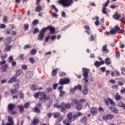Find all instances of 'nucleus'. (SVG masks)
<instances>
[{"label":"nucleus","mask_w":125,"mask_h":125,"mask_svg":"<svg viewBox=\"0 0 125 125\" xmlns=\"http://www.w3.org/2000/svg\"><path fill=\"white\" fill-rule=\"evenodd\" d=\"M40 95H41V98L39 99V101H43V102L44 103L45 100H47L48 99L46 98V94L44 92L39 91L37 92L34 94V96L35 98L38 99Z\"/></svg>","instance_id":"1"},{"label":"nucleus","mask_w":125,"mask_h":125,"mask_svg":"<svg viewBox=\"0 0 125 125\" xmlns=\"http://www.w3.org/2000/svg\"><path fill=\"white\" fill-rule=\"evenodd\" d=\"M58 2L63 7H69L74 3V0H60Z\"/></svg>","instance_id":"2"},{"label":"nucleus","mask_w":125,"mask_h":125,"mask_svg":"<svg viewBox=\"0 0 125 125\" xmlns=\"http://www.w3.org/2000/svg\"><path fill=\"white\" fill-rule=\"evenodd\" d=\"M125 34V30L121 29L120 28L118 25H116L114 26V28H111L110 30V34L111 35H115V34Z\"/></svg>","instance_id":"3"},{"label":"nucleus","mask_w":125,"mask_h":125,"mask_svg":"<svg viewBox=\"0 0 125 125\" xmlns=\"http://www.w3.org/2000/svg\"><path fill=\"white\" fill-rule=\"evenodd\" d=\"M83 72V76L84 77L83 80L84 81L85 83H88V80H87L88 78V73H89V69H87L86 68L83 67L82 68Z\"/></svg>","instance_id":"4"},{"label":"nucleus","mask_w":125,"mask_h":125,"mask_svg":"<svg viewBox=\"0 0 125 125\" xmlns=\"http://www.w3.org/2000/svg\"><path fill=\"white\" fill-rule=\"evenodd\" d=\"M71 104L72 106H75L77 110H78V111H81V110H82V107H83V105L79 104V100L73 99L71 101Z\"/></svg>","instance_id":"5"},{"label":"nucleus","mask_w":125,"mask_h":125,"mask_svg":"<svg viewBox=\"0 0 125 125\" xmlns=\"http://www.w3.org/2000/svg\"><path fill=\"white\" fill-rule=\"evenodd\" d=\"M70 79L67 77L62 78L59 82V84H61V85H63L64 84H68V83H70Z\"/></svg>","instance_id":"6"},{"label":"nucleus","mask_w":125,"mask_h":125,"mask_svg":"<svg viewBox=\"0 0 125 125\" xmlns=\"http://www.w3.org/2000/svg\"><path fill=\"white\" fill-rule=\"evenodd\" d=\"M63 105L64 103H61L60 105H58L57 104H54V107L55 108H57L58 109L61 108V112H62V113H66V108L63 107Z\"/></svg>","instance_id":"7"},{"label":"nucleus","mask_w":125,"mask_h":125,"mask_svg":"<svg viewBox=\"0 0 125 125\" xmlns=\"http://www.w3.org/2000/svg\"><path fill=\"white\" fill-rule=\"evenodd\" d=\"M44 34H45V31L44 29L42 28L38 35L37 38L38 41H42V40H43V38H44Z\"/></svg>","instance_id":"8"},{"label":"nucleus","mask_w":125,"mask_h":125,"mask_svg":"<svg viewBox=\"0 0 125 125\" xmlns=\"http://www.w3.org/2000/svg\"><path fill=\"white\" fill-rule=\"evenodd\" d=\"M67 118L69 123H71V122H74V121H75V120L76 119V116L73 115V113L69 112L67 115Z\"/></svg>","instance_id":"9"},{"label":"nucleus","mask_w":125,"mask_h":125,"mask_svg":"<svg viewBox=\"0 0 125 125\" xmlns=\"http://www.w3.org/2000/svg\"><path fill=\"white\" fill-rule=\"evenodd\" d=\"M43 29L45 30V32L46 30H49L50 34H54L55 33V28L51 25L48 26L46 28H43Z\"/></svg>","instance_id":"10"},{"label":"nucleus","mask_w":125,"mask_h":125,"mask_svg":"<svg viewBox=\"0 0 125 125\" xmlns=\"http://www.w3.org/2000/svg\"><path fill=\"white\" fill-rule=\"evenodd\" d=\"M114 118H115L114 114H107L106 115V116H104L103 119L104 121H107L108 120H112V119H114Z\"/></svg>","instance_id":"11"},{"label":"nucleus","mask_w":125,"mask_h":125,"mask_svg":"<svg viewBox=\"0 0 125 125\" xmlns=\"http://www.w3.org/2000/svg\"><path fill=\"white\" fill-rule=\"evenodd\" d=\"M11 40H12V38L11 37H8L6 38L4 40V43H5V45H8V44H10V42H11Z\"/></svg>","instance_id":"12"},{"label":"nucleus","mask_w":125,"mask_h":125,"mask_svg":"<svg viewBox=\"0 0 125 125\" xmlns=\"http://www.w3.org/2000/svg\"><path fill=\"white\" fill-rule=\"evenodd\" d=\"M105 63V62L104 61H101V62L96 61L94 62V65L95 67H99L101 65H103V64Z\"/></svg>","instance_id":"13"},{"label":"nucleus","mask_w":125,"mask_h":125,"mask_svg":"<svg viewBox=\"0 0 125 125\" xmlns=\"http://www.w3.org/2000/svg\"><path fill=\"white\" fill-rule=\"evenodd\" d=\"M83 95H86V94L88 93V88H87V85H86V84H84L83 85Z\"/></svg>","instance_id":"14"},{"label":"nucleus","mask_w":125,"mask_h":125,"mask_svg":"<svg viewBox=\"0 0 125 125\" xmlns=\"http://www.w3.org/2000/svg\"><path fill=\"white\" fill-rule=\"evenodd\" d=\"M97 112H98V110L96 107H93L90 110V113L93 115H96Z\"/></svg>","instance_id":"15"},{"label":"nucleus","mask_w":125,"mask_h":125,"mask_svg":"<svg viewBox=\"0 0 125 125\" xmlns=\"http://www.w3.org/2000/svg\"><path fill=\"white\" fill-rule=\"evenodd\" d=\"M8 121L9 123H7L6 125H14V122H13V119L11 117H8Z\"/></svg>","instance_id":"16"},{"label":"nucleus","mask_w":125,"mask_h":125,"mask_svg":"<svg viewBox=\"0 0 125 125\" xmlns=\"http://www.w3.org/2000/svg\"><path fill=\"white\" fill-rule=\"evenodd\" d=\"M16 107L15 104H9L8 105V110L12 111Z\"/></svg>","instance_id":"17"},{"label":"nucleus","mask_w":125,"mask_h":125,"mask_svg":"<svg viewBox=\"0 0 125 125\" xmlns=\"http://www.w3.org/2000/svg\"><path fill=\"white\" fill-rule=\"evenodd\" d=\"M34 75V72L33 71H29L26 74V78L27 79H31V78Z\"/></svg>","instance_id":"18"},{"label":"nucleus","mask_w":125,"mask_h":125,"mask_svg":"<svg viewBox=\"0 0 125 125\" xmlns=\"http://www.w3.org/2000/svg\"><path fill=\"white\" fill-rule=\"evenodd\" d=\"M115 99L117 101H119V100H121L122 99V97L121 96V95H120L119 93H116L115 95Z\"/></svg>","instance_id":"19"},{"label":"nucleus","mask_w":125,"mask_h":125,"mask_svg":"<svg viewBox=\"0 0 125 125\" xmlns=\"http://www.w3.org/2000/svg\"><path fill=\"white\" fill-rule=\"evenodd\" d=\"M16 79H17V76L16 75H14L11 77L10 80L8 81V83H14V82H15V81H16Z\"/></svg>","instance_id":"20"},{"label":"nucleus","mask_w":125,"mask_h":125,"mask_svg":"<svg viewBox=\"0 0 125 125\" xmlns=\"http://www.w3.org/2000/svg\"><path fill=\"white\" fill-rule=\"evenodd\" d=\"M16 84L14 85L15 89L18 90L19 88V83H20V80L17 79L15 81Z\"/></svg>","instance_id":"21"},{"label":"nucleus","mask_w":125,"mask_h":125,"mask_svg":"<svg viewBox=\"0 0 125 125\" xmlns=\"http://www.w3.org/2000/svg\"><path fill=\"white\" fill-rule=\"evenodd\" d=\"M109 109L111 112H113V113H114L115 114H118V113H119L118 109L114 107L110 106Z\"/></svg>","instance_id":"22"},{"label":"nucleus","mask_w":125,"mask_h":125,"mask_svg":"<svg viewBox=\"0 0 125 125\" xmlns=\"http://www.w3.org/2000/svg\"><path fill=\"white\" fill-rule=\"evenodd\" d=\"M12 48V45L7 46L3 50L4 52H8V51H10V50Z\"/></svg>","instance_id":"23"},{"label":"nucleus","mask_w":125,"mask_h":125,"mask_svg":"<svg viewBox=\"0 0 125 125\" xmlns=\"http://www.w3.org/2000/svg\"><path fill=\"white\" fill-rule=\"evenodd\" d=\"M8 67V65L7 64H5L4 65H3L2 66L0 67V69L2 71V72H6V69H7Z\"/></svg>","instance_id":"24"},{"label":"nucleus","mask_w":125,"mask_h":125,"mask_svg":"<svg viewBox=\"0 0 125 125\" xmlns=\"http://www.w3.org/2000/svg\"><path fill=\"white\" fill-rule=\"evenodd\" d=\"M102 50L104 53H109V50L107 49V45H106L103 46Z\"/></svg>","instance_id":"25"},{"label":"nucleus","mask_w":125,"mask_h":125,"mask_svg":"<svg viewBox=\"0 0 125 125\" xmlns=\"http://www.w3.org/2000/svg\"><path fill=\"white\" fill-rule=\"evenodd\" d=\"M58 68H56L53 69L52 71L51 76L52 77H54V76H56L57 75V71H58Z\"/></svg>","instance_id":"26"},{"label":"nucleus","mask_w":125,"mask_h":125,"mask_svg":"<svg viewBox=\"0 0 125 125\" xmlns=\"http://www.w3.org/2000/svg\"><path fill=\"white\" fill-rule=\"evenodd\" d=\"M42 10V6L38 5L35 8V11L36 12H41Z\"/></svg>","instance_id":"27"},{"label":"nucleus","mask_w":125,"mask_h":125,"mask_svg":"<svg viewBox=\"0 0 125 125\" xmlns=\"http://www.w3.org/2000/svg\"><path fill=\"white\" fill-rule=\"evenodd\" d=\"M40 123V120L38 119H33L32 121V125H37L38 124Z\"/></svg>","instance_id":"28"},{"label":"nucleus","mask_w":125,"mask_h":125,"mask_svg":"<svg viewBox=\"0 0 125 125\" xmlns=\"http://www.w3.org/2000/svg\"><path fill=\"white\" fill-rule=\"evenodd\" d=\"M75 89H78V90H80V91H82V90H83V87L82 86V85L81 84H78L77 85H76L74 86Z\"/></svg>","instance_id":"29"},{"label":"nucleus","mask_w":125,"mask_h":125,"mask_svg":"<svg viewBox=\"0 0 125 125\" xmlns=\"http://www.w3.org/2000/svg\"><path fill=\"white\" fill-rule=\"evenodd\" d=\"M21 74H23V70H22V69H19L16 72V76L17 77H19V76H20Z\"/></svg>","instance_id":"30"},{"label":"nucleus","mask_w":125,"mask_h":125,"mask_svg":"<svg viewBox=\"0 0 125 125\" xmlns=\"http://www.w3.org/2000/svg\"><path fill=\"white\" fill-rule=\"evenodd\" d=\"M121 17V15L118 14V13H116L113 16V18L114 19L116 20H119V19Z\"/></svg>","instance_id":"31"},{"label":"nucleus","mask_w":125,"mask_h":125,"mask_svg":"<svg viewBox=\"0 0 125 125\" xmlns=\"http://www.w3.org/2000/svg\"><path fill=\"white\" fill-rule=\"evenodd\" d=\"M30 88L31 90H38V86L37 85H32L30 86Z\"/></svg>","instance_id":"32"},{"label":"nucleus","mask_w":125,"mask_h":125,"mask_svg":"<svg viewBox=\"0 0 125 125\" xmlns=\"http://www.w3.org/2000/svg\"><path fill=\"white\" fill-rule=\"evenodd\" d=\"M18 108L19 109L20 112H23L24 111V106L22 104L18 105Z\"/></svg>","instance_id":"33"},{"label":"nucleus","mask_w":125,"mask_h":125,"mask_svg":"<svg viewBox=\"0 0 125 125\" xmlns=\"http://www.w3.org/2000/svg\"><path fill=\"white\" fill-rule=\"evenodd\" d=\"M63 107L66 108V109H70L71 108V104H65V103H63Z\"/></svg>","instance_id":"34"},{"label":"nucleus","mask_w":125,"mask_h":125,"mask_svg":"<svg viewBox=\"0 0 125 125\" xmlns=\"http://www.w3.org/2000/svg\"><path fill=\"white\" fill-rule=\"evenodd\" d=\"M108 99L109 101L110 105H111L112 106H116V103H115V102H114V101L111 99H110V98H108Z\"/></svg>","instance_id":"35"},{"label":"nucleus","mask_w":125,"mask_h":125,"mask_svg":"<svg viewBox=\"0 0 125 125\" xmlns=\"http://www.w3.org/2000/svg\"><path fill=\"white\" fill-rule=\"evenodd\" d=\"M82 122L83 123V124H84V125H86V123L87 122V119L86 118V117H85V116H84L82 119Z\"/></svg>","instance_id":"36"},{"label":"nucleus","mask_w":125,"mask_h":125,"mask_svg":"<svg viewBox=\"0 0 125 125\" xmlns=\"http://www.w3.org/2000/svg\"><path fill=\"white\" fill-rule=\"evenodd\" d=\"M65 94H66V92H65L64 91H61L60 92V97H63V96H64V95H65Z\"/></svg>","instance_id":"37"},{"label":"nucleus","mask_w":125,"mask_h":125,"mask_svg":"<svg viewBox=\"0 0 125 125\" xmlns=\"http://www.w3.org/2000/svg\"><path fill=\"white\" fill-rule=\"evenodd\" d=\"M18 92V90H17L16 89H13L11 90V94L12 95H13V94H15V93H17Z\"/></svg>","instance_id":"38"},{"label":"nucleus","mask_w":125,"mask_h":125,"mask_svg":"<svg viewBox=\"0 0 125 125\" xmlns=\"http://www.w3.org/2000/svg\"><path fill=\"white\" fill-rule=\"evenodd\" d=\"M105 63L106 65H110L111 64V61L110 60V58H107L105 60Z\"/></svg>","instance_id":"39"},{"label":"nucleus","mask_w":125,"mask_h":125,"mask_svg":"<svg viewBox=\"0 0 125 125\" xmlns=\"http://www.w3.org/2000/svg\"><path fill=\"white\" fill-rule=\"evenodd\" d=\"M37 53V50L36 49H33L31 51V54L32 55H35Z\"/></svg>","instance_id":"40"},{"label":"nucleus","mask_w":125,"mask_h":125,"mask_svg":"<svg viewBox=\"0 0 125 125\" xmlns=\"http://www.w3.org/2000/svg\"><path fill=\"white\" fill-rule=\"evenodd\" d=\"M53 116H54V118H58L60 116V113L58 112H56V113L53 114Z\"/></svg>","instance_id":"41"},{"label":"nucleus","mask_w":125,"mask_h":125,"mask_svg":"<svg viewBox=\"0 0 125 125\" xmlns=\"http://www.w3.org/2000/svg\"><path fill=\"white\" fill-rule=\"evenodd\" d=\"M34 112L35 113H41V110H40V108H38L37 107H34Z\"/></svg>","instance_id":"42"},{"label":"nucleus","mask_w":125,"mask_h":125,"mask_svg":"<svg viewBox=\"0 0 125 125\" xmlns=\"http://www.w3.org/2000/svg\"><path fill=\"white\" fill-rule=\"evenodd\" d=\"M24 27L25 31H28L29 29V24L28 23H26L24 25Z\"/></svg>","instance_id":"43"},{"label":"nucleus","mask_w":125,"mask_h":125,"mask_svg":"<svg viewBox=\"0 0 125 125\" xmlns=\"http://www.w3.org/2000/svg\"><path fill=\"white\" fill-rule=\"evenodd\" d=\"M7 58V55L6 54H5L4 55L1 56V59L3 61H4L5 58Z\"/></svg>","instance_id":"44"},{"label":"nucleus","mask_w":125,"mask_h":125,"mask_svg":"<svg viewBox=\"0 0 125 125\" xmlns=\"http://www.w3.org/2000/svg\"><path fill=\"white\" fill-rule=\"evenodd\" d=\"M124 103H123V102H119L118 104V105L119 107H121V108H123V107H124Z\"/></svg>","instance_id":"45"},{"label":"nucleus","mask_w":125,"mask_h":125,"mask_svg":"<svg viewBox=\"0 0 125 125\" xmlns=\"http://www.w3.org/2000/svg\"><path fill=\"white\" fill-rule=\"evenodd\" d=\"M29 106H30V103L27 102L24 105V108H25L26 109L29 108Z\"/></svg>","instance_id":"46"},{"label":"nucleus","mask_w":125,"mask_h":125,"mask_svg":"<svg viewBox=\"0 0 125 125\" xmlns=\"http://www.w3.org/2000/svg\"><path fill=\"white\" fill-rule=\"evenodd\" d=\"M102 12L103 14H107V12H106V8L104 7L102 10Z\"/></svg>","instance_id":"47"},{"label":"nucleus","mask_w":125,"mask_h":125,"mask_svg":"<svg viewBox=\"0 0 125 125\" xmlns=\"http://www.w3.org/2000/svg\"><path fill=\"white\" fill-rule=\"evenodd\" d=\"M76 90H77L75 88V87H74V88L70 89V92L71 93L74 94L76 92Z\"/></svg>","instance_id":"48"},{"label":"nucleus","mask_w":125,"mask_h":125,"mask_svg":"<svg viewBox=\"0 0 125 125\" xmlns=\"http://www.w3.org/2000/svg\"><path fill=\"white\" fill-rule=\"evenodd\" d=\"M109 3H110V0H107V1H106L105 2V4H104V7H107V6H108V5L109 4Z\"/></svg>","instance_id":"49"},{"label":"nucleus","mask_w":125,"mask_h":125,"mask_svg":"<svg viewBox=\"0 0 125 125\" xmlns=\"http://www.w3.org/2000/svg\"><path fill=\"white\" fill-rule=\"evenodd\" d=\"M39 23V21L38 20H35L33 22V25H37Z\"/></svg>","instance_id":"50"},{"label":"nucleus","mask_w":125,"mask_h":125,"mask_svg":"<svg viewBox=\"0 0 125 125\" xmlns=\"http://www.w3.org/2000/svg\"><path fill=\"white\" fill-rule=\"evenodd\" d=\"M42 107V104H37L35 108H37L38 109H40Z\"/></svg>","instance_id":"51"},{"label":"nucleus","mask_w":125,"mask_h":125,"mask_svg":"<svg viewBox=\"0 0 125 125\" xmlns=\"http://www.w3.org/2000/svg\"><path fill=\"white\" fill-rule=\"evenodd\" d=\"M60 77H65L66 76V73L65 72H61L59 74Z\"/></svg>","instance_id":"52"},{"label":"nucleus","mask_w":125,"mask_h":125,"mask_svg":"<svg viewBox=\"0 0 125 125\" xmlns=\"http://www.w3.org/2000/svg\"><path fill=\"white\" fill-rule=\"evenodd\" d=\"M29 62L32 63V64H34L35 63V59L33 58H30L29 59Z\"/></svg>","instance_id":"53"},{"label":"nucleus","mask_w":125,"mask_h":125,"mask_svg":"<svg viewBox=\"0 0 125 125\" xmlns=\"http://www.w3.org/2000/svg\"><path fill=\"white\" fill-rule=\"evenodd\" d=\"M58 86V84L57 83H54L53 85V89L54 90L56 89V88Z\"/></svg>","instance_id":"54"},{"label":"nucleus","mask_w":125,"mask_h":125,"mask_svg":"<svg viewBox=\"0 0 125 125\" xmlns=\"http://www.w3.org/2000/svg\"><path fill=\"white\" fill-rule=\"evenodd\" d=\"M85 102V99H82L80 100V101L79 100V104L81 103H84Z\"/></svg>","instance_id":"55"},{"label":"nucleus","mask_w":125,"mask_h":125,"mask_svg":"<svg viewBox=\"0 0 125 125\" xmlns=\"http://www.w3.org/2000/svg\"><path fill=\"white\" fill-rule=\"evenodd\" d=\"M3 28H6V25L4 24H0V29H3Z\"/></svg>","instance_id":"56"},{"label":"nucleus","mask_w":125,"mask_h":125,"mask_svg":"<svg viewBox=\"0 0 125 125\" xmlns=\"http://www.w3.org/2000/svg\"><path fill=\"white\" fill-rule=\"evenodd\" d=\"M8 60H9V63H11V62H12V61H13V57L10 56Z\"/></svg>","instance_id":"57"},{"label":"nucleus","mask_w":125,"mask_h":125,"mask_svg":"<svg viewBox=\"0 0 125 125\" xmlns=\"http://www.w3.org/2000/svg\"><path fill=\"white\" fill-rule=\"evenodd\" d=\"M21 69H22L23 70H27V69H28V67L26 65H22Z\"/></svg>","instance_id":"58"},{"label":"nucleus","mask_w":125,"mask_h":125,"mask_svg":"<svg viewBox=\"0 0 125 125\" xmlns=\"http://www.w3.org/2000/svg\"><path fill=\"white\" fill-rule=\"evenodd\" d=\"M20 98H24V93H23L22 91H21V93L20 94Z\"/></svg>","instance_id":"59"},{"label":"nucleus","mask_w":125,"mask_h":125,"mask_svg":"<svg viewBox=\"0 0 125 125\" xmlns=\"http://www.w3.org/2000/svg\"><path fill=\"white\" fill-rule=\"evenodd\" d=\"M121 70L122 74H123V75H125L124 72H125V67H122L121 68Z\"/></svg>","instance_id":"60"},{"label":"nucleus","mask_w":125,"mask_h":125,"mask_svg":"<svg viewBox=\"0 0 125 125\" xmlns=\"http://www.w3.org/2000/svg\"><path fill=\"white\" fill-rule=\"evenodd\" d=\"M104 102H105V105H106L107 106H108L109 101V99H108V98L107 100H104Z\"/></svg>","instance_id":"61"},{"label":"nucleus","mask_w":125,"mask_h":125,"mask_svg":"<svg viewBox=\"0 0 125 125\" xmlns=\"http://www.w3.org/2000/svg\"><path fill=\"white\" fill-rule=\"evenodd\" d=\"M89 40H90V42H92V41H94V36H93V35H91L90 36Z\"/></svg>","instance_id":"62"},{"label":"nucleus","mask_w":125,"mask_h":125,"mask_svg":"<svg viewBox=\"0 0 125 125\" xmlns=\"http://www.w3.org/2000/svg\"><path fill=\"white\" fill-rule=\"evenodd\" d=\"M120 92L121 93H125V88L123 87L121 88V89L120 90Z\"/></svg>","instance_id":"63"},{"label":"nucleus","mask_w":125,"mask_h":125,"mask_svg":"<svg viewBox=\"0 0 125 125\" xmlns=\"http://www.w3.org/2000/svg\"><path fill=\"white\" fill-rule=\"evenodd\" d=\"M38 32H39V29H38L37 28H35L33 30V34H37Z\"/></svg>","instance_id":"64"}]
</instances>
